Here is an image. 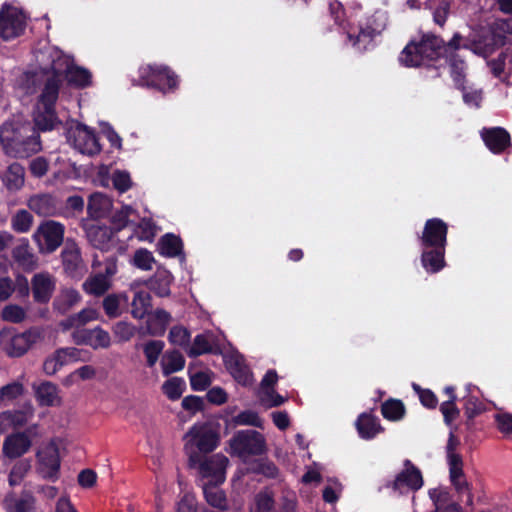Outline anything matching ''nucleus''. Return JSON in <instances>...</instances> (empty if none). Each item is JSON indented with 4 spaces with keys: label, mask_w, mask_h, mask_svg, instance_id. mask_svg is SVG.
<instances>
[{
    "label": "nucleus",
    "mask_w": 512,
    "mask_h": 512,
    "mask_svg": "<svg viewBox=\"0 0 512 512\" xmlns=\"http://www.w3.org/2000/svg\"><path fill=\"white\" fill-rule=\"evenodd\" d=\"M447 236L448 224L444 220L434 217L425 221L418 239L422 248L421 264L427 273H438L446 266Z\"/></svg>",
    "instance_id": "7ed1b4c3"
},
{
    "label": "nucleus",
    "mask_w": 512,
    "mask_h": 512,
    "mask_svg": "<svg viewBox=\"0 0 512 512\" xmlns=\"http://www.w3.org/2000/svg\"><path fill=\"white\" fill-rule=\"evenodd\" d=\"M463 39L459 32H455L448 42L433 33L423 34L420 41H410L404 47L399 61L405 67H420L445 58L455 87L458 90H464L467 64L458 53Z\"/></svg>",
    "instance_id": "f257e3e1"
},
{
    "label": "nucleus",
    "mask_w": 512,
    "mask_h": 512,
    "mask_svg": "<svg viewBox=\"0 0 512 512\" xmlns=\"http://www.w3.org/2000/svg\"><path fill=\"white\" fill-rule=\"evenodd\" d=\"M461 48L470 50L475 55L481 57H488L494 51L493 42H486L484 37L467 39L465 42L461 41Z\"/></svg>",
    "instance_id": "58836bf2"
},
{
    "label": "nucleus",
    "mask_w": 512,
    "mask_h": 512,
    "mask_svg": "<svg viewBox=\"0 0 512 512\" xmlns=\"http://www.w3.org/2000/svg\"><path fill=\"white\" fill-rule=\"evenodd\" d=\"M34 416V407L26 402L18 409L7 410L0 413V433L6 432L9 428L23 427Z\"/></svg>",
    "instance_id": "2eb2a0df"
},
{
    "label": "nucleus",
    "mask_w": 512,
    "mask_h": 512,
    "mask_svg": "<svg viewBox=\"0 0 512 512\" xmlns=\"http://www.w3.org/2000/svg\"><path fill=\"white\" fill-rule=\"evenodd\" d=\"M185 362V358L179 350L173 349L166 351L160 362L163 375L169 376L183 370Z\"/></svg>",
    "instance_id": "c85d7f7f"
},
{
    "label": "nucleus",
    "mask_w": 512,
    "mask_h": 512,
    "mask_svg": "<svg viewBox=\"0 0 512 512\" xmlns=\"http://www.w3.org/2000/svg\"><path fill=\"white\" fill-rule=\"evenodd\" d=\"M191 333L182 325H175L171 327L168 334V341L175 346L184 347L190 342Z\"/></svg>",
    "instance_id": "49530a36"
},
{
    "label": "nucleus",
    "mask_w": 512,
    "mask_h": 512,
    "mask_svg": "<svg viewBox=\"0 0 512 512\" xmlns=\"http://www.w3.org/2000/svg\"><path fill=\"white\" fill-rule=\"evenodd\" d=\"M61 258L66 272L73 273L78 270L82 258L80 249L75 241L67 239L61 252Z\"/></svg>",
    "instance_id": "393cba45"
},
{
    "label": "nucleus",
    "mask_w": 512,
    "mask_h": 512,
    "mask_svg": "<svg viewBox=\"0 0 512 512\" xmlns=\"http://www.w3.org/2000/svg\"><path fill=\"white\" fill-rule=\"evenodd\" d=\"M403 466V470L396 475L391 487L394 490L406 487L414 492L421 489L424 484L421 470L409 459L404 460Z\"/></svg>",
    "instance_id": "4468645a"
},
{
    "label": "nucleus",
    "mask_w": 512,
    "mask_h": 512,
    "mask_svg": "<svg viewBox=\"0 0 512 512\" xmlns=\"http://www.w3.org/2000/svg\"><path fill=\"white\" fill-rule=\"evenodd\" d=\"M32 224L33 216L25 209L17 211L11 219L12 228L18 233H27L31 229Z\"/></svg>",
    "instance_id": "79ce46f5"
},
{
    "label": "nucleus",
    "mask_w": 512,
    "mask_h": 512,
    "mask_svg": "<svg viewBox=\"0 0 512 512\" xmlns=\"http://www.w3.org/2000/svg\"><path fill=\"white\" fill-rule=\"evenodd\" d=\"M55 284L48 273H37L32 277L31 290L36 303L46 304L50 301Z\"/></svg>",
    "instance_id": "aec40b11"
},
{
    "label": "nucleus",
    "mask_w": 512,
    "mask_h": 512,
    "mask_svg": "<svg viewBox=\"0 0 512 512\" xmlns=\"http://www.w3.org/2000/svg\"><path fill=\"white\" fill-rule=\"evenodd\" d=\"M173 275L166 269H158L156 273L148 280L147 286L159 297L170 295Z\"/></svg>",
    "instance_id": "4be33fe9"
},
{
    "label": "nucleus",
    "mask_w": 512,
    "mask_h": 512,
    "mask_svg": "<svg viewBox=\"0 0 512 512\" xmlns=\"http://www.w3.org/2000/svg\"><path fill=\"white\" fill-rule=\"evenodd\" d=\"M140 347L142 348L146 359V366L152 368L159 360V357L164 350L165 343L162 340H148L141 344Z\"/></svg>",
    "instance_id": "4c0bfd02"
},
{
    "label": "nucleus",
    "mask_w": 512,
    "mask_h": 512,
    "mask_svg": "<svg viewBox=\"0 0 512 512\" xmlns=\"http://www.w3.org/2000/svg\"><path fill=\"white\" fill-rule=\"evenodd\" d=\"M329 13L334 23L344 31L347 40L359 52L366 51L374 38L379 35L384 28V25L377 22L378 19L376 15L366 18L365 22L360 23L357 27L351 26L350 23L346 21L344 6L339 1L329 3Z\"/></svg>",
    "instance_id": "20e7f679"
},
{
    "label": "nucleus",
    "mask_w": 512,
    "mask_h": 512,
    "mask_svg": "<svg viewBox=\"0 0 512 512\" xmlns=\"http://www.w3.org/2000/svg\"><path fill=\"white\" fill-rule=\"evenodd\" d=\"M230 454L237 457L260 456L266 452L264 436L256 430H239L229 440Z\"/></svg>",
    "instance_id": "1a4fd4ad"
},
{
    "label": "nucleus",
    "mask_w": 512,
    "mask_h": 512,
    "mask_svg": "<svg viewBox=\"0 0 512 512\" xmlns=\"http://www.w3.org/2000/svg\"><path fill=\"white\" fill-rule=\"evenodd\" d=\"M83 288L88 294L102 296L110 288V283L104 275L98 274L87 279L83 284Z\"/></svg>",
    "instance_id": "a19ab883"
},
{
    "label": "nucleus",
    "mask_w": 512,
    "mask_h": 512,
    "mask_svg": "<svg viewBox=\"0 0 512 512\" xmlns=\"http://www.w3.org/2000/svg\"><path fill=\"white\" fill-rule=\"evenodd\" d=\"M87 237L93 247L107 251L110 248L112 231L106 226H92L87 231Z\"/></svg>",
    "instance_id": "7c9ffc66"
},
{
    "label": "nucleus",
    "mask_w": 512,
    "mask_h": 512,
    "mask_svg": "<svg viewBox=\"0 0 512 512\" xmlns=\"http://www.w3.org/2000/svg\"><path fill=\"white\" fill-rule=\"evenodd\" d=\"M41 339L42 331L38 327H31L21 333H17L15 329H2L0 350L9 357L18 358L25 355Z\"/></svg>",
    "instance_id": "423d86ee"
},
{
    "label": "nucleus",
    "mask_w": 512,
    "mask_h": 512,
    "mask_svg": "<svg viewBox=\"0 0 512 512\" xmlns=\"http://www.w3.org/2000/svg\"><path fill=\"white\" fill-rule=\"evenodd\" d=\"M40 465L45 478L55 481L60 470V458L56 448H48L40 454Z\"/></svg>",
    "instance_id": "5701e85b"
},
{
    "label": "nucleus",
    "mask_w": 512,
    "mask_h": 512,
    "mask_svg": "<svg viewBox=\"0 0 512 512\" xmlns=\"http://www.w3.org/2000/svg\"><path fill=\"white\" fill-rule=\"evenodd\" d=\"M419 392V399L421 404L428 408L434 409L438 405V399L436 395L430 389H417Z\"/></svg>",
    "instance_id": "338daca9"
},
{
    "label": "nucleus",
    "mask_w": 512,
    "mask_h": 512,
    "mask_svg": "<svg viewBox=\"0 0 512 512\" xmlns=\"http://www.w3.org/2000/svg\"><path fill=\"white\" fill-rule=\"evenodd\" d=\"M24 387L19 382H12L0 388V406L5 405L6 401H12L21 396Z\"/></svg>",
    "instance_id": "09e8293b"
},
{
    "label": "nucleus",
    "mask_w": 512,
    "mask_h": 512,
    "mask_svg": "<svg viewBox=\"0 0 512 512\" xmlns=\"http://www.w3.org/2000/svg\"><path fill=\"white\" fill-rule=\"evenodd\" d=\"M111 205L107 196L102 193H93L88 200L87 211L92 218H101Z\"/></svg>",
    "instance_id": "e433bc0d"
},
{
    "label": "nucleus",
    "mask_w": 512,
    "mask_h": 512,
    "mask_svg": "<svg viewBox=\"0 0 512 512\" xmlns=\"http://www.w3.org/2000/svg\"><path fill=\"white\" fill-rule=\"evenodd\" d=\"M151 301L152 298L149 292H136L131 303L132 316L136 319H143L145 316H147L149 314L150 309L152 308Z\"/></svg>",
    "instance_id": "473e14b6"
},
{
    "label": "nucleus",
    "mask_w": 512,
    "mask_h": 512,
    "mask_svg": "<svg viewBox=\"0 0 512 512\" xmlns=\"http://www.w3.org/2000/svg\"><path fill=\"white\" fill-rule=\"evenodd\" d=\"M440 411L443 415L444 422L450 425L456 420L460 414V410L456 406V400L448 399L440 405Z\"/></svg>",
    "instance_id": "bf43d9fd"
},
{
    "label": "nucleus",
    "mask_w": 512,
    "mask_h": 512,
    "mask_svg": "<svg viewBox=\"0 0 512 512\" xmlns=\"http://www.w3.org/2000/svg\"><path fill=\"white\" fill-rule=\"evenodd\" d=\"M355 426L360 438L364 440H372L379 433L384 432V427L381 425L379 418L368 412L361 413L358 416Z\"/></svg>",
    "instance_id": "412c9836"
},
{
    "label": "nucleus",
    "mask_w": 512,
    "mask_h": 512,
    "mask_svg": "<svg viewBox=\"0 0 512 512\" xmlns=\"http://www.w3.org/2000/svg\"><path fill=\"white\" fill-rule=\"evenodd\" d=\"M1 316L4 321L17 324L24 321L26 312L19 305L9 304L3 308Z\"/></svg>",
    "instance_id": "603ef678"
},
{
    "label": "nucleus",
    "mask_w": 512,
    "mask_h": 512,
    "mask_svg": "<svg viewBox=\"0 0 512 512\" xmlns=\"http://www.w3.org/2000/svg\"><path fill=\"white\" fill-rule=\"evenodd\" d=\"M274 505L273 495L267 491H261L255 497L256 512H270L274 509Z\"/></svg>",
    "instance_id": "4d7b16f0"
},
{
    "label": "nucleus",
    "mask_w": 512,
    "mask_h": 512,
    "mask_svg": "<svg viewBox=\"0 0 512 512\" xmlns=\"http://www.w3.org/2000/svg\"><path fill=\"white\" fill-rule=\"evenodd\" d=\"M211 385V378L207 372L198 371L190 374V386L193 391H205Z\"/></svg>",
    "instance_id": "13d9d810"
},
{
    "label": "nucleus",
    "mask_w": 512,
    "mask_h": 512,
    "mask_svg": "<svg viewBox=\"0 0 512 512\" xmlns=\"http://www.w3.org/2000/svg\"><path fill=\"white\" fill-rule=\"evenodd\" d=\"M449 466V478L450 481L454 479L463 478L465 476L463 471V459L461 455H450L447 459Z\"/></svg>",
    "instance_id": "680f3d73"
},
{
    "label": "nucleus",
    "mask_w": 512,
    "mask_h": 512,
    "mask_svg": "<svg viewBox=\"0 0 512 512\" xmlns=\"http://www.w3.org/2000/svg\"><path fill=\"white\" fill-rule=\"evenodd\" d=\"M139 81L142 86L157 89L163 93L174 91L178 87V76L166 65L148 64L139 69Z\"/></svg>",
    "instance_id": "6e6552de"
},
{
    "label": "nucleus",
    "mask_w": 512,
    "mask_h": 512,
    "mask_svg": "<svg viewBox=\"0 0 512 512\" xmlns=\"http://www.w3.org/2000/svg\"><path fill=\"white\" fill-rule=\"evenodd\" d=\"M25 170L17 162L10 164L3 176V182L8 190L16 191L24 185Z\"/></svg>",
    "instance_id": "2f4dec72"
},
{
    "label": "nucleus",
    "mask_w": 512,
    "mask_h": 512,
    "mask_svg": "<svg viewBox=\"0 0 512 512\" xmlns=\"http://www.w3.org/2000/svg\"><path fill=\"white\" fill-rule=\"evenodd\" d=\"M65 226L54 220H44L33 234L39 251L44 254L55 252L64 241Z\"/></svg>",
    "instance_id": "9d476101"
},
{
    "label": "nucleus",
    "mask_w": 512,
    "mask_h": 512,
    "mask_svg": "<svg viewBox=\"0 0 512 512\" xmlns=\"http://www.w3.org/2000/svg\"><path fill=\"white\" fill-rule=\"evenodd\" d=\"M105 314L109 318L120 316V296L117 294H109L103 299L102 303Z\"/></svg>",
    "instance_id": "5fc2aeb1"
},
{
    "label": "nucleus",
    "mask_w": 512,
    "mask_h": 512,
    "mask_svg": "<svg viewBox=\"0 0 512 512\" xmlns=\"http://www.w3.org/2000/svg\"><path fill=\"white\" fill-rule=\"evenodd\" d=\"M65 78L69 85L83 89L89 87L92 83L91 72L77 65H69L65 70Z\"/></svg>",
    "instance_id": "cd10ccee"
},
{
    "label": "nucleus",
    "mask_w": 512,
    "mask_h": 512,
    "mask_svg": "<svg viewBox=\"0 0 512 512\" xmlns=\"http://www.w3.org/2000/svg\"><path fill=\"white\" fill-rule=\"evenodd\" d=\"M72 337L77 345L90 346L94 350L107 349L111 346L110 334L101 326H96L93 329H76L72 333Z\"/></svg>",
    "instance_id": "ddd939ff"
},
{
    "label": "nucleus",
    "mask_w": 512,
    "mask_h": 512,
    "mask_svg": "<svg viewBox=\"0 0 512 512\" xmlns=\"http://www.w3.org/2000/svg\"><path fill=\"white\" fill-rule=\"evenodd\" d=\"M228 463V458L220 453L199 457L198 454L192 452L188 466L191 469H197L202 483L223 484L226 479Z\"/></svg>",
    "instance_id": "0eeeda50"
},
{
    "label": "nucleus",
    "mask_w": 512,
    "mask_h": 512,
    "mask_svg": "<svg viewBox=\"0 0 512 512\" xmlns=\"http://www.w3.org/2000/svg\"><path fill=\"white\" fill-rule=\"evenodd\" d=\"M112 331L119 342H128L136 334L137 328L132 323L126 321H118L112 327Z\"/></svg>",
    "instance_id": "a18cd8bd"
},
{
    "label": "nucleus",
    "mask_w": 512,
    "mask_h": 512,
    "mask_svg": "<svg viewBox=\"0 0 512 512\" xmlns=\"http://www.w3.org/2000/svg\"><path fill=\"white\" fill-rule=\"evenodd\" d=\"M225 366L234 380L242 386H250L253 383V374L246 365L243 356L231 355L225 358Z\"/></svg>",
    "instance_id": "6ab92c4d"
},
{
    "label": "nucleus",
    "mask_w": 512,
    "mask_h": 512,
    "mask_svg": "<svg viewBox=\"0 0 512 512\" xmlns=\"http://www.w3.org/2000/svg\"><path fill=\"white\" fill-rule=\"evenodd\" d=\"M495 422L498 430L506 437L512 438V414L510 413H497L495 416Z\"/></svg>",
    "instance_id": "0e129e2a"
},
{
    "label": "nucleus",
    "mask_w": 512,
    "mask_h": 512,
    "mask_svg": "<svg viewBox=\"0 0 512 512\" xmlns=\"http://www.w3.org/2000/svg\"><path fill=\"white\" fill-rule=\"evenodd\" d=\"M212 353V346L204 334L195 336L193 345L188 351L189 357H198L203 354Z\"/></svg>",
    "instance_id": "8fccbe9b"
},
{
    "label": "nucleus",
    "mask_w": 512,
    "mask_h": 512,
    "mask_svg": "<svg viewBox=\"0 0 512 512\" xmlns=\"http://www.w3.org/2000/svg\"><path fill=\"white\" fill-rule=\"evenodd\" d=\"M26 28L24 14L17 8L4 4L0 10V38L7 41L22 35Z\"/></svg>",
    "instance_id": "f8f14e48"
},
{
    "label": "nucleus",
    "mask_w": 512,
    "mask_h": 512,
    "mask_svg": "<svg viewBox=\"0 0 512 512\" xmlns=\"http://www.w3.org/2000/svg\"><path fill=\"white\" fill-rule=\"evenodd\" d=\"M221 484L201 483L204 498L206 502L217 509H227V498L223 490L219 488Z\"/></svg>",
    "instance_id": "c756f323"
},
{
    "label": "nucleus",
    "mask_w": 512,
    "mask_h": 512,
    "mask_svg": "<svg viewBox=\"0 0 512 512\" xmlns=\"http://www.w3.org/2000/svg\"><path fill=\"white\" fill-rule=\"evenodd\" d=\"M480 136L493 154H501L511 146V136L503 127H484L480 131Z\"/></svg>",
    "instance_id": "dca6fc26"
},
{
    "label": "nucleus",
    "mask_w": 512,
    "mask_h": 512,
    "mask_svg": "<svg viewBox=\"0 0 512 512\" xmlns=\"http://www.w3.org/2000/svg\"><path fill=\"white\" fill-rule=\"evenodd\" d=\"M186 389V382L181 377H172L166 380L162 385V391L171 401L181 398Z\"/></svg>",
    "instance_id": "ea45409f"
},
{
    "label": "nucleus",
    "mask_w": 512,
    "mask_h": 512,
    "mask_svg": "<svg viewBox=\"0 0 512 512\" xmlns=\"http://www.w3.org/2000/svg\"><path fill=\"white\" fill-rule=\"evenodd\" d=\"M60 86L61 79L59 74L54 73L51 77H48L39 96V103L42 106L55 107L59 96Z\"/></svg>",
    "instance_id": "a878e982"
},
{
    "label": "nucleus",
    "mask_w": 512,
    "mask_h": 512,
    "mask_svg": "<svg viewBox=\"0 0 512 512\" xmlns=\"http://www.w3.org/2000/svg\"><path fill=\"white\" fill-rule=\"evenodd\" d=\"M0 143L4 153L16 159L29 158L42 150L40 135L28 121H5L0 127Z\"/></svg>",
    "instance_id": "f03ea898"
},
{
    "label": "nucleus",
    "mask_w": 512,
    "mask_h": 512,
    "mask_svg": "<svg viewBox=\"0 0 512 512\" xmlns=\"http://www.w3.org/2000/svg\"><path fill=\"white\" fill-rule=\"evenodd\" d=\"M235 425H249L262 428V420L258 413L253 410H244L233 417Z\"/></svg>",
    "instance_id": "3c124183"
},
{
    "label": "nucleus",
    "mask_w": 512,
    "mask_h": 512,
    "mask_svg": "<svg viewBox=\"0 0 512 512\" xmlns=\"http://www.w3.org/2000/svg\"><path fill=\"white\" fill-rule=\"evenodd\" d=\"M112 183L114 188L120 193L127 192L132 186L130 174L122 170H116L113 173Z\"/></svg>",
    "instance_id": "6e6d98bb"
},
{
    "label": "nucleus",
    "mask_w": 512,
    "mask_h": 512,
    "mask_svg": "<svg viewBox=\"0 0 512 512\" xmlns=\"http://www.w3.org/2000/svg\"><path fill=\"white\" fill-rule=\"evenodd\" d=\"M27 205L31 211L44 217L54 216L60 209L57 198L49 193L31 196Z\"/></svg>",
    "instance_id": "a211bd4d"
},
{
    "label": "nucleus",
    "mask_w": 512,
    "mask_h": 512,
    "mask_svg": "<svg viewBox=\"0 0 512 512\" xmlns=\"http://www.w3.org/2000/svg\"><path fill=\"white\" fill-rule=\"evenodd\" d=\"M49 169V162L43 156L34 158L29 164V171L35 178H41L47 174Z\"/></svg>",
    "instance_id": "e2e57ef3"
},
{
    "label": "nucleus",
    "mask_w": 512,
    "mask_h": 512,
    "mask_svg": "<svg viewBox=\"0 0 512 512\" xmlns=\"http://www.w3.org/2000/svg\"><path fill=\"white\" fill-rule=\"evenodd\" d=\"M485 411V405L476 397L469 396L465 400L464 413L467 417V425L473 424V420L476 416L482 414Z\"/></svg>",
    "instance_id": "c03bdc74"
},
{
    "label": "nucleus",
    "mask_w": 512,
    "mask_h": 512,
    "mask_svg": "<svg viewBox=\"0 0 512 512\" xmlns=\"http://www.w3.org/2000/svg\"><path fill=\"white\" fill-rule=\"evenodd\" d=\"M255 474H261L267 478L275 479L278 476L279 469L274 462L265 459L256 460L251 468Z\"/></svg>",
    "instance_id": "de8ad7c7"
},
{
    "label": "nucleus",
    "mask_w": 512,
    "mask_h": 512,
    "mask_svg": "<svg viewBox=\"0 0 512 512\" xmlns=\"http://www.w3.org/2000/svg\"><path fill=\"white\" fill-rule=\"evenodd\" d=\"M31 469V461L28 459H21L17 461L9 473L10 486L19 485L28 471Z\"/></svg>",
    "instance_id": "37998d69"
},
{
    "label": "nucleus",
    "mask_w": 512,
    "mask_h": 512,
    "mask_svg": "<svg viewBox=\"0 0 512 512\" xmlns=\"http://www.w3.org/2000/svg\"><path fill=\"white\" fill-rule=\"evenodd\" d=\"M67 139L82 154L94 156L102 150L95 130L79 122L68 130Z\"/></svg>",
    "instance_id": "9b49d317"
},
{
    "label": "nucleus",
    "mask_w": 512,
    "mask_h": 512,
    "mask_svg": "<svg viewBox=\"0 0 512 512\" xmlns=\"http://www.w3.org/2000/svg\"><path fill=\"white\" fill-rule=\"evenodd\" d=\"M185 438H188L184 446L188 461L191 459L192 452L198 454L199 457H205L213 452L220 443L219 433L207 423L194 424L186 433Z\"/></svg>",
    "instance_id": "39448f33"
},
{
    "label": "nucleus",
    "mask_w": 512,
    "mask_h": 512,
    "mask_svg": "<svg viewBox=\"0 0 512 512\" xmlns=\"http://www.w3.org/2000/svg\"><path fill=\"white\" fill-rule=\"evenodd\" d=\"M157 246L159 253L165 257L174 258L183 253L182 239L173 233L164 234Z\"/></svg>",
    "instance_id": "bb28decb"
},
{
    "label": "nucleus",
    "mask_w": 512,
    "mask_h": 512,
    "mask_svg": "<svg viewBox=\"0 0 512 512\" xmlns=\"http://www.w3.org/2000/svg\"><path fill=\"white\" fill-rule=\"evenodd\" d=\"M287 401V398L277 393L274 389L266 390L264 395L260 398V403L266 409L272 407H279Z\"/></svg>",
    "instance_id": "052dcab7"
},
{
    "label": "nucleus",
    "mask_w": 512,
    "mask_h": 512,
    "mask_svg": "<svg viewBox=\"0 0 512 512\" xmlns=\"http://www.w3.org/2000/svg\"><path fill=\"white\" fill-rule=\"evenodd\" d=\"M57 386L51 382H42L35 390V396L40 406L52 407L58 399Z\"/></svg>",
    "instance_id": "f704fd0d"
},
{
    "label": "nucleus",
    "mask_w": 512,
    "mask_h": 512,
    "mask_svg": "<svg viewBox=\"0 0 512 512\" xmlns=\"http://www.w3.org/2000/svg\"><path fill=\"white\" fill-rule=\"evenodd\" d=\"M381 414L386 420L397 422L404 418L406 409L401 400L390 398L381 404Z\"/></svg>",
    "instance_id": "c9c22d12"
},
{
    "label": "nucleus",
    "mask_w": 512,
    "mask_h": 512,
    "mask_svg": "<svg viewBox=\"0 0 512 512\" xmlns=\"http://www.w3.org/2000/svg\"><path fill=\"white\" fill-rule=\"evenodd\" d=\"M207 401L215 405H222L227 401V393L221 387H213L206 394Z\"/></svg>",
    "instance_id": "69168bd1"
},
{
    "label": "nucleus",
    "mask_w": 512,
    "mask_h": 512,
    "mask_svg": "<svg viewBox=\"0 0 512 512\" xmlns=\"http://www.w3.org/2000/svg\"><path fill=\"white\" fill-rule=\"evenodd\" d=\"M154 261L152 253L144 248L136 250L133 256V265L144 271L151 270Z\"/></svg>",
    "instance_id": "864d4df0"
},
{
    "label": "nucleus",
    "mask_w": 512,
    "mask_h": 512,
    "mask_svg": "<svg viewBox=\"0 0 512 512\" xmlns=\"http://www.w3.org/2000/svg\"><path fill=\"white\" fill-rule=\"evenodd\" d=\"M81 300V295L77 290L68 289L62 291V293L54 299L53 308L58 313L64 315L72 307H74Z\"/></svg>",
    "instance_id": "72a5a7b5"
},
{
    "label": "nucleus",
    "mask_w": 512,
    "mask_h": 512,
    "mask_svg": "<svg viewBox=\"0 0 512 512\" xmlns=\"http://www.w3.org/2000/svg\"><path fill=\"white\" fill-rule=\"evenodd\" d=\"M32 441L26 432H16L8 435L3 443V454L9 459H16L27 453Z\"/></svg>",
    "instance_id": "f3484780"
},
{
    "label": "nucleus",
    "mask_w": 512,
    "mask_h": 512,
    "mask_svg": "<svg viewBox=\"0 0 512 512\" xmlns=\"http://www.w3.org/2000/svg\"><path fill=\"white\" fill-rule=\"evenodd\" d=\"M203 400L199 396L189 395L183 398L182 407L186 411L198 412L203 409Z\"/></svg>",
    "instance_id": "774afa93"
},
{
    "label": "nucleus",
    "mask_w": 512,
    "mask_h": 512,
    "mask_svg": "<svg viewBox=\"0 0 512 512\" xmlns=\"http://www.w3.org/2000/svg\"><path fill=\"white\" fill-rule=\"evenodd\" d=\"M42 107L43 110H38L34 114V122L32 123L38 133L51 131L55 128L56 125L61 124L57 117L55 107Z\"/></svg>",
    "instance_id": "b1692460"
}]
</instances>
